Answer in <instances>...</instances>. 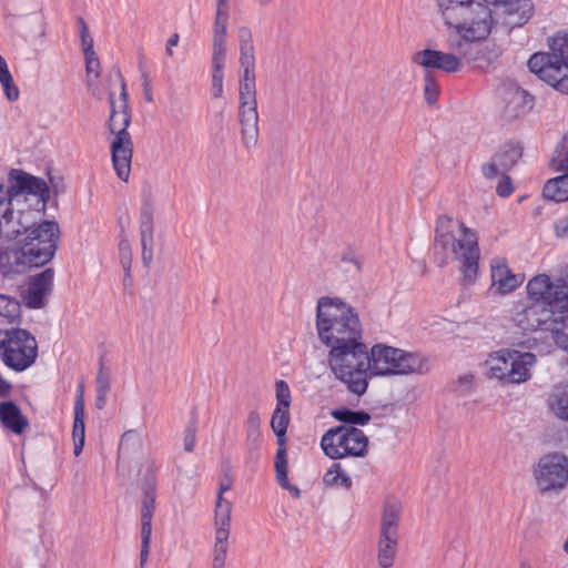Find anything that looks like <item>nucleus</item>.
Returning <instances> with one entry per match:
<instances>
[{"mask_svg": "<svg viewBox=\"0 0 568 568\" xmlns=\"http://www.w3.org/2000/svg\"><path fill=\"white\" fill-rule=\"evenodd\" d=\"M9 201H10V189H4L3 185L0 184V213L2 212V215L4 220L7 221L6 212L9 211Z\"/></svg>", "mask_w": 568, "mask_h": 568, "instance_id": "nucleus-53", "label": "nucleus"}, {"mask_svg": "<svg viewBox=\"0 0 568 568\" xmlns=\"http://www.w3.org/2000/svg\"><path fill=\"white\" fill-rule=\"evenodd\" d=\"M78 24L80 27V37H81V45L83 53L94 51L93 49V39L90 36L89 28L83 20V18L78 19Z\"/></svg>", "mask_w": 568, "mask_h": 568, "instance_id": "nucleus-46", "label": "nucleus"}, {"mask_svg": "<svg viewBox=\"0 0 568 568\" xmlns=\"http://www.w3.org/2000/svg\"><path fill=\"white\" fill-rule=\"evenodd\" d=\"M54 271L51 267L33 275L24 293L26 305L30 308L43 307L48 302V296L52 292Z\"/></svg>", "mask_w": 568, "mask_h": 568, "instance_id": "nucleus-19", "label": "nucleus"}, {"mask_svg": "<svg viewBox=\"0 0 568 568\" xmlns=\"http://www.w3.org/2000/svg\"><path fill=\"white\" fill-rule=\"evenodd\" d=\"M9 390V384L0 377V396H3Z\"/></svg>", "mask_w": 568, "mask_h": 568, "instance_id": "nucleus-63", "label": "nucleus"}, {"mask_svg": "<svg viewBox=\"0 0 568 568\" xmlns=\"http://www.w3.org/2000/svg\"><path fill=\"white\" fill-rule=\"evenodd\" d=\"M448 47H450L448 44ZM450 49V52H443L434 49H424L416 51L412 55V62L425 70V74H430L433 70H440L448 73L458 72L462 69L463 58L469 54L460 53L456 49Z\"/></svg>", "mask_w": 568, "mask_h": 568, "instance_id": "nucleus-13", "label": "nucleus"}, {"mask_svg": "<svg viewBox=\"0 0 568 568\" xmlns=\"http://www.w3.org/2000/svg\"><path fill=\"white\" fill-rule=\"evenodd\" d=\"M226 40H213V54H212V68L213 69H223L226 48Z\"/></svg>", "mask_w": 568, "mask_h": 568, "instance_id": "nucleus-45", "label": "nucleus"}, {"mask_svg": "<svg viewBox=\"0 0 568 568\" xmlns=\"http://www.w3.org/2000/svg\"><path fill=\"white\" fill-rule=\"evenodd\" d=\"M241 67L243 68V75L241 82L255 83L254 67Z\"/></svg>", "mask_w": 568, "mask_h": 568, "instance_id": "nucleus-58", "label": "nucleus"}, {"mask_svg": "<svg viewBox=\"0 0 568 568\" xmlns=\"http://www.w3.org/2000/svg\"><path fill=\"white\" fill-rule=\"evenodd\" d=\"M85 58V70L88 75L94 74L95 78L100 75V61L95 51L84 53Z\"/></svg>", "mask_w": 568, "mask_h": 568, "instance_id": "nucleus-48", "label": "nucleus"}, {"mask_svg": "<svg viewBox=\"0 0 568 568\" xmlns=\"http://www.w3.org/2000/svg\"><path fill=\"white\" fill-rule=\"evenodd\" d=\"M332 416L343 423H347V426L365 425L369 422L371 416L365 412H353L349 409H335L332 412Z\"/></svg>", "mask_w": 568, "mask_h": 568, "instance_id": "nucleus-34", "label": "nucleus"}, {"mask_svg": "<svg viewBox=\"0 0 568 568\" xmlns=\"http://www.w3.org/2000/svg\"><path fill=\"white\" fill-rule=\"evenodd\" d=\"M547 43L548 51L532 54L528 68L556 90L568 94V30L557 31Z\"/></svg>", "mask_w": 568, "mask_h": 568, "instance_id": "nucleus-6", "label": "nucleus"}, {"mask_svg": "<svg viewBox=\"0 0 568 568\" xmlns=\"http://www.w3.org/2000/svg\"><path fill=\"white\" fill-rule=\"evenodd\" d=\"M152 535V517L141 516V542L150 544Z\"/></svg>", "mask_w": 568, "mask_h": 568, "instance_id": "nucleus-50", "label": "nucleus"}, {"mask_svg": "<svg viewBox=\"0 0 568 568\" xmlns=\"http://www.w3.org/2000/svg\"><path fill=\"white\" fill-rule=\"evenodd\" d=\"M109 392H97L95 406L98 409H103L106 404V396Z\"/></svg>", "mask_w": 568, "mask_h": 568, "instance_id": "nucleus-61", "label": "nucleus"}, {"mask_svg": "<svg viewBox=\"0 0 568 568\" xmlns=\"http://www.w3.org/2000/svg\"><path fill=\"white\" fill-rule=\"evenodd\" d=\"M261 417L258 412L252 410L250 412L246 420V438L247 442L255 444L258 442L261 436Z\"/></svg>", "mask_w": 568, "mask_h": 568, "instance_id": "nucleus-38", "label": "nucleus"}, {"mask_svg": "<svg viewBox=\"0 0 568 568\" xmlns=\"http://www.w3.org/2000/svg\"><path fill=\"white\" fill-rule=\"evenodd\" d=\"M239 121L244 146L250 150L258 140V112L256 94H239Z\"/></svg>", "mask_w": 568, "mask_h": 568, "instance_id": "nucleus-15", "label": "nucleus"}, {"mask_svg": "<svg viewBox=\"0 0 568 568\" xmlns=\"http://www.w3.org/2000/svg\"><path fill=\"white\" fill-rule=\"evenodd\" d=\"M551 308L538 302H518L511 316L513 322L523 331L534 332L552 321Z\"/></svg>", "mask_w": 568, "mask_h": 568, "instance_id": "nucleus-14", "label": "nucleus"}, {"mask_svg": "<svg viewBox=\"0 0 568 568\" xmlns=\"http://www.w3.org/2000/svg\"><path fill=\"white\" fill-rule=\"evenodd\" d=\"M542 295V306L551 308L552 314L568 312V287L561 280L552 282L550 290H545Z\"/></svg>", "mask_w": 568, "mask_h": 568, "instance_id": "nucleus-22", "label": "nucleus"}, {"mask_svg": "<svg viewBox=\"0 0 568 568\" xmlns=\"http://www.w3.org/2000/svg\"><path fill=\"white\" fill-rule=\"evenodd\" d=\"M33 266H41L24 245L10 246L0 252V272L3 275L21 274Z\"/></svg>", "mask_w": 568, "mask_h": 568, "instance_id": "nucleus-18", "label": "nucleus"}, {"mask_svg": "<svg viewBox=\"0 0 568 568\" xmlns=\"http://www.w3.org/2000/svg\"><path fill=\"white\" fill-rule=\"evenodd\" d=\"M229 0H216V8L229 9Z\"/></svg>", "mask_w": 568, "mask_h": 568, "instance_id": "nucleus-64", "label": "nucleus"}, {"mask_svg": "<svg viewBox=\"0 0 568 568\" xmlns=\"http://www.w3.org/2000/svg\"><path fill=\"white\" fill-rule=\"evenodd\" d=\"M481 173L486 178V179H495L498 173H499V170H498V166L495 162H489V163H485L483 164L481 166Z\"/></svg>", "mask_w": 568, "mask_h": 568, "instance_id": "nucleus-55", "label": "nucleus"}, {"mask_svg": "<svg viewBox=\"0 0 568 568\" xmlns=\"http://www.w3.org/2000/svg\"><path fill=\"white\" fill-rule=\"evenodd\" d=\"M474 384V375L473 374H463L458 377L456 382L457 392L465 394L467 393Z\"/></svg>", "mask_w": 568, "mask_h": 568, "instance_id": "nucleus-52", "label": "nucleus"}, {"mask_svg": "<svg viewBox=\"0 0 568 568\" xmlns=\"http://www.w3.org/2000/svg\"><path fill=\"white\" fill-rule=\"evenodd\" d=\"M288 423L290 409L275 407L271 418V428L276 436V442L278 445L275 455L274 467L278 485L283 489L288 490L295 498H300V489L296 486L291 485L287 478L286 432Z\"/></svg>", "mask_w": 568, "mask_h": 568, "instance_id": "nucleus-11", "label": "nucleus"}, {"mask_svg": "<svg viewBox=\"0 0 568 568\" xmlns=\"http://www.w3.org/2000/svg\"><path fill=\"white\" fill-rule=\"evenodd\" d=\"M155 498V483L153 479H149L143 485L141 516L153 517Z\"/></svg>", "mask_w": 568, "mask_h": 568, "instance_id": "nucleus-36", "label": "nucleus"}, {"mask_svg": "<svg viewBox=\"0 0 568 568\" xmlns=\"http://www.w3.org/2000/svg\"><path fill=\"white\" fill-rule=\"evenodd\" d=\"M552 336L558 347L568 352V315L554 320Z\"/></svg>", "mask_w": 568, "mask_h": 568, "instance_id": "nucleus-37", "label": "nucleus"}, {"mask_svg": "<svg viewBox=\"0 0 568 568\" xmlns=\"http://www.w3.org/2000/svg\"><path fill=\"white\" fill-rule=\"evenodd\" d=\"M541 491L564 488L568 483V459L559 453L541 457L534 471Z\"/></svg>", "mask_w": 568, "mask_h": 568, "instance_id": "nucleus-12", "label": "nucleus"}, {"mask_svg": "<svg viewBox=\"0 0 568 568\" xmlns=\"http://www.w3.org/2000/svg\"><path fill=\"white\" fill-rule=\"evenodd\" d=\"M3 363L16 372H23L34 364L38 357L36 337L22 328H13L0 337Z\"/></svg>", "mask_w": 568, "mask_h": 568, "instance_id": "nucleus-10", "label": "nucleus"}, {"mask_svg": "<svg viewBox=\"0 0 568 568\" xmlns=\"http://www.w3.org/2000/svg\"><path fill=\"white\" fill-rule=\"evenodd\" d=\"M552 164L558 172H568V131L556 145Z\"/></svg>", "mask_w": 568, "mask_h": 568, "instance_id": "nucleus-35", "label": "nucleus"}, {"mask_svg": "<svg viewBox=\"0 0 568 568\" xmlns=\"http://www.w3.org/2000/svg\"><path fill=\"white\" fill-rule=\"evenodd\" d=\"M424 81H425V85H424L425 100L428 104L433 105L437 102L438 94H439V87L430 74H425Z\"/></svg>", "mask_w": 568, "mask_h": 568, "instance_id": "nucleus-43", "label": "nucleus"}, {"mask_svg": "<svg viewBox=\"0 0 568 568\" xmlns=\"http://www.w3.org/2000/svg\"><path fill=\"white\" fill-rule=\"evenodd\" d=\"M197 424L191 419L183 430V448L187 453L194 452L196 445Z\"/></svg>", "mask_w": 568, "mask_h": 568, "instance_id": "nucleus-41", "label": "nucleus"}, {"mask_svg": "<svg viewBox=\"0 0 568 568\" xmlns=\"http://www.w3.org/2000/svg\"><path fill=\"white\" fill-rule=\"evenodd\" d=\"M0 83L4 90V93H6V97L8 98V100L14 101L18 99L19 90L13 84V80H12V77H11L9 70H4V71L0 72Z\"/></svg>", "mask_w": 568, "mask_h": 568, "instance_id": "nucleus-44", "label": "nucleus"}, {"mask_svg": "<svg viewBox=\"0 0 568 568\" xmlns=\"http://www.w3.org/2000/svg\"><path fill=\"white\" fill-rule=\"evenodd\" d=\"M0 420L6 428L14 434H22L29 425L27 417L13 402L0 404Z\"/></svg>", "mask_w": 568, "mask_h": 568, "instance_id": "nucleus-23", "label": "nucleus"}, {"mask_svg": "<svg viewBox=\"0 0 568 568\" xmlns=\"http://www.w3.org/2000/svg\"><path fill=\"white\" fill-rule=\"evenodd\" d=\"M490 291L494 295H506L514 292L524 282L523 274H515L504 257L496 256L490 261Z\"/></svg>", "mask_w": 568, "mask_h": 568, "instance_id": "nucleus-16", "label": "nucleus"}, {"mask_svg": "<svg viewBox=\"0 0 568 568\" xmlns=\"http://www.w3.org/2000/svg\"><path fill=\"white\" fill-rule=\"evenodd\" d=\"M111 113L108 121V128L114 135L111 142V156L116 175L122 181H128L131 171V160L133 154V143L128 131L130 125V114L128 111L125 82L121 78V97L114 100L110 95Z\"/></svg>", "mask_w": 568, "mask_h": 568, "instance_id": "nucleus-5", "label": "nucleus"}, {"mask_svg": "<svg viewBox=\"0 0 568 568\" xmlns=\"http://www.w3.org/2000/svg\"><path fill=\"white\" fill-rule=\"evenodd\" d=\"M10 201L6 212L7 224L39 222L50 199L47 182L21 170H12L9 174Z\"/></svg>", "mask_w": 568, "mask_h": 568, "instance_id": "nucleus-4", "label": "nucleus"}, {"mask_svg": "<svg viewBox=\"0 0 568 568\" xmlns=\"http://www.w3.org/2000/svg\"><path fill=\"white\" fill-rule=\"evenodd\" d=\"M513 191H514V187H513V183H511L509 176L503 175L496 186L497 194L499 196L506 197V196H509L513 193Z\"/></svg>", "mask_w": 568, "mask_h": 568, "instance_id": "nucleus-51", "label": "nucleus"}, {"mask_svg": "<svg viewBox=\"0 0 568 568\" xmlns=\"http://www.w3.org/2000/svg\"><path fill=\"white\" fill-rule=\"evenodd\" d=\"M551 280L547 274H538L530 278L527 283L526 291L528 297L532 302L542 304V292L550 290Z\"/></svg>", "mask_w": 568, "mask_h": 568, "instance_id": "nucleus-32", "label": "nucleus"}, {"mask_svg": "<svg viewBox=\"0 0 568 568\" xmlns=\"http://www.w3.org/2000/svg\"><path fill=\"white\" fill-rule=\"evenodd\" d=\"M143 79V93L146 102H153V92L150 83V79L146 73H142Z\"/></svg>", "mask_w": 568, "mask_h": 568, "instance_id": "nucleus-57", "label": "nucleus"}, {"mask_svg": "<svg viewBox=\"0 0 568 568\" xmlns=\"http://www.w3.org/2000/svg\"><path fill=\"white\" fill-rule=\"evenodd\" d=\"M397 537L379 536L377 542V564L381 568H390L397 552Z\"/></svg>", "mask_w": 568, "mask_h": 568, "instance_id": "nucleus-27", "label": "nucleus"}, {"mask_svg": "<svg viewBox=\"0 0 568 568\" xmlns=\"http://www.w3.org/2000/svg\"><path fill=\"white\" fill-rule=\"evenodd\" d=\"M20 322V303L9 296L0 295V337L10 329L19 327Z\"/></svg>", "mask_w": 568, "mask_h": 568, "instance_id": "nucleus-21", "label": "nucleus"}, {"mask_svg": "<svg viewBox=\"0 0 568 568\" xmlns=\"http://www.w3.org/2000/svg\"><path fill=\"white\" fill-rule=\"evenodd\" d=\"M223 69H213L211 92L214 99H220L223 95Z\"/></svg>", "mask_w": 568, "mask_h": 568, "instance_id": "nucleus-47", "label": "nucleus"}, {"mask_svg": "<svg viewBox=\"0 0 568 568\" xmlns=\"http://www.w3.org/2000/svg\"><path fill=\"white\" fill-rule=\"evenodd\" d=\"M400 518V505L398 503H387L384 506L379 536L397 537L398 524Z\"/></svg>", "mask_w": 568, "mask_h": 568, "instance_id": "nucleus-26", "label": "nucleus"}, {"mask_svg": "<svg viewBox=\"0 0 568 568\" xmlns=\"http://www.w3.org/2000/svg\"><path fill=\"white\" fill-rule=\"evenodd\" d=\"M323 483L326 487L333 488L349 489L352 487V478L338 463L332 464L325 471Z\"/></svg>", "mask_w": 568, "mask_h": 568, "instance_id": "nucleus-30", "label": "nucleus"}, {"mask_svg": "<svg viewBox=\"0 0 568 568\" xmlns=\"http://www.w3.org/2000/svg\"><path fill=\"white\" fill-rule=\"evenodd\" d=\"M240 38V63L241 65L254 67V47L248 29L242 28L239 31Z\"/></svg>", "mask_w": 568, "mask_h": 568, "instance_id": "nucleus-33", "label": "nucleus"}, {"mask_svg": "<svg viewBox=\"0 0 568 568\" xmlns=\"http://www.w3.org/2000/svg\"><path fill=\"white\" fill-rule=\"evenodd\" d=\"M434 258L438 266L457 262L464 285H473L478 277L480 252L476 233L460 221L440 215L435 224Z\"/></svg>", "mask_w": 568, "mask_h": 568, "instance_id": "nucleus-3", "label": "nucleus"}, {"mask_svg": "<svg viewBox=\"0 0 568 568\" xmlns=\"http://www.w3.org/2000/svg\"><path fill=\"white\" fill-rule=\"evenodd\" d=\"M239 94H256L255 83L241 82Z\"/></svg>", "mask_w": 568, "mask_h": 568, "instance_id": "nucleus-60", "label": "nucleus"}, {"mask_svg": "<svg viewBox=\"0 0 568 568\" xmlns=\"http://www.w3.org/2000/svg\"><path fill=\"white\" fill-rule=\"evenodd\" d=\"M555 233L558 237L568 239V215L555 223Z\"/></svg>", "mask_w": 568, "mask_h": 568, "instance_id": "nucleus-54", "label": "nucleus"}, {"mask_svg": "<svg viewBox=\"0 0 568 568\" xmlns=\"http://www.w3.org/2000/svg\"><path fill=\"white\" fill-rule=\"evenodd\" d=\"M536 364L532 353L501 349L489 355L486 365L489 376L509 384H521L531 377L530 369Z\"/></svg>", "mask_w": 568, "mask_h": 568, "instance_id": "nucleus-8", "label": "nucleus"}, {"mask_svg": "<svg viewBox=\"0 0 568 568\" xmlns=\"http://www.w3.org/2000/svg\"><path fill=\"white\" fill-rule=\"evenodd\" d=\"M233 503L222 496L216 497L213 517L214 532L231 534Z\"/></svg>", "mask_w": 568, "mask_h": 568, "instance_id": "nucleus-24", "label": "nucleus"}, {"mask_svg": "<svg viewBox=\"0 0 568 568\" xmlns=\"http://www.w3.org/2000/svg\"><path fill=\"white\" fill-rule=\"evenodd\" d=\"M316 331L329 351L327 363L347 390L365 394L371 376L422 374L427 362L416 353L376 344L369 351L363 342L359 315L338 297H321L316 307Z\"/></svg>", "mask_w": 568, "mask_h": 568, "instance_id": "nucleus-1", "label": "nucleus"}, {"mask_svg": "<svg viewBox=\"0 0 568 568\" xmlns=\"http://www.w3.org/2000/svg\"><path fill=\"white\" fill-rule=\"evenodd\" d=\"M230 534L214 532L211 567H225L230 549Z\"/></svg>", "mask_w": 568, "mask_h": 568, "instance_id": "nucleus-31", "label": "nucleus"}, {"mask_svg": "<svg viewBox=\"0 0 568 568\" xmlns=\"http://www.w3.org/2000/svg\"><path fill=\"white\" fill-rule=\"evenodd\" d=\"M367 436L354 426L331 428L321 439V448L332 459L364 457L367 454Z\"/></svg>", "mask_w": 568, "mask_h": 568, "instance_id": "nucleus-9", "label": "nucleus"}, {"mask_svg": "<svg viewBox=\"0 0 568 568\" xmlns=\"http://www.w3.org/2000/svg\"><path fill=\"white\" fill-rule=\"evenodd\" d=\"M437 0L438 11L448 28L454 31L448 41L452 49L467 53L476 41L487 38L490 33L493 18L488 4L500 6L505 23L510 27L525 24L532 13L530 0Z\"/></svg>", "mask_w": 568, "mask_h": 568, "instance_id": "nucleus-2", "label": "nucleus"}, {"mask_svg": "<svg viewBox=\"0 0 568 568\" xmlns=\"http://www.w3.org/2000/svg\"><path fill=\"white\" fill-rule=\"evenodd\" d=\"M229 9L216 8L213 40H226Z\"/></svg>", "mask_w": 568, "mask_h": 568, "instance_id": "nucleus-39", "label": "nucleus"}, {"mask_svg": "<svg viewBox=\"0 0 568 568\" xmlns=\"http://www.w3.org/2000/svg\"><path fill=\"white\" fill-rule=\"evenodd\" d=\"M119 258L125 275L129 276L132 266V252L130 243L124 236L119 242Z\"/></svg>", "mask_w": 568, "mask_h": 568, "instance_id": "nucleus-40", "label": "nucleus"}, {"mask_svg": "<svg viewBox=\"0 0 568 568\" xmlns=\"http://www.w3.org/2000/svg\"><path fill=\"white\" fill-rule=\"evenodd\" d=\"M149 550H150V544L141 542V552H140L141 566H143L145 564V561L148 560Z\"/></svg>", "mask_w": 568, "mask_h": 568, "instance_id": "nucleus-62", "label": "nucleus"}, {"mask_svg": "<svg viewBox=\"0 0 568 568\" xmlns=\"http://www.w3.org/2000/svg\"><path fill=\"white\" fill-rule=\"evenodd\" d=\"M276 407L288 408L291 405V390L285 381H277L275 384Z\"/></svg>", "mask_w": 568, "mask_h": 568, "instance_id": "nucleus-42", "label": "nucleus"}, {"mask_svg": "<svg viewBox=\"0 0 568 568\" xmlns=\"http://www.w3.org/2000/svg\"><path fill=\"white\" fill-rule=\"evenodd\" d=\"M110 389V373L108 369L101 367L97 375V392H109Z\"/></svg>", "mask_w": 568, "mask_h": 568, "instance_id": "nucleus-49", "label": "nucleus"}, {"mask_svg": "<svg viewBox=\"0 0 568 568\" xmlns=\"http://www.w3.org/2000/svg\"><path fill=\"white\" fill-rule=\"evenodd\" d=\"M542 193L546 199L555 202L568 201V172H562V175L548 180Z\"/></svg>", "mask_w": 568, "mask_h": 568, "instance_id": "nucleus-28", "label": "nucleus"}, {"mask_svg": "<svg viewBox=\"0 0 568 568\" xmlns=\"http://www.w3.org/2000/svg\"><path fill=\"white\" fill-rule=\"evenodd\" d=\"M7 227L17 244L28 247L38 263L44 265L53 258L60 237V227L55 221L33 222L30 225L14 223L7 224Z\"/></svg>", "mask_w": 568, "mask_h": 568, "instance_id": "nucleus-7", "label": "nucleus"}, {"mask_svg": "<svg viewBox=\"0 0 568 568\" xmlns=\"http://www.w3.org/2000/svg\"><path fill=\"white\" fill-rule=\"evenodd\" d=\"M179 41H180V36L176 32L172 33L170 36V38L168 39L166 44H165V54L169 58H172L174 55L173 48L178 45Z\"/></svg>", "mask_w": 568, "mask_h": 568, "instance_id": "nucleus-56", "label": "nucleus"}, {"mask_svg": "<svg viewBox=\"0 0 568 568\" xmlns=\"http://www.w3.org/2000/svg\"><path fill=\"white\" fill-rule=\"evenodd\" d=\"M532 106L534 97L526 90L518 87H511L509 89L507 98V110L511 115L518 116L519 114H524L530 111Z\"/></svg>", "mask_w": 568, "mask_h": 568, "instance_id": "nucleus-25", "label": "nucleus"}, {"mask_svg": "<svg viewBox=\"0 0 568 568\" xmlns=\"http://www.w3.org/2000/svg\"><path fill=\"white\" fill-rule=\"evenodd\" d=\"M73 429H72V437H73V453L75 456H79L84 446V439H85V425H84V399H83V386L80 385L78 387V394L74 402V412H73Z\"/></svg>", "mask_w": 568, "mask_h": 568, "instance_id": "nucleus-20", "label": "nucleus"}, {"mask_svg": "<svg viewBox=\"0 0 568 568\" xmlns=\"http://www.w3.org/2000/svg\"><path fill=\"white\" fill-rule=\"evenodd\" d=\"M141 257L144 266L153 260L154 246V204L151 195L144 197L140 214Z\"/></svg>", "mask_w": 568, "mask_h": 568, "instance_id": "nucleus-17", "label": "nucleus"}, {"mask_svg": "<svg viewBox=\"0 0 568 568\" xmlns=\"http://www.w3.org/2000/svg\"><path fill=\"white\" fill-rule=\"evenodd\" d=\"M548 404L556 417L568 420V385L556 386L549 395Z\"/></svg>", "mask_w": 568, "mask_h": 568, "instance_id": "nucleus-29", "label": "nucleus"}, {"mask_svg": "<svg viewBox=\"0 0 568 568\" xmlns=\"http://www.w3.org/2000/svg\"><path fill=\"white\" fill-rule=\"evenodd\" d=\"M231 488H232V479L231 478L225 477V478L221 479V481L219 484L217 496L225 497V494L227 491H230Z\"/></svg>", "mask_w": 568, "mask_h": 568, "instance_id": "nucleus-59", "label": "nucleus"}]
</instances>
